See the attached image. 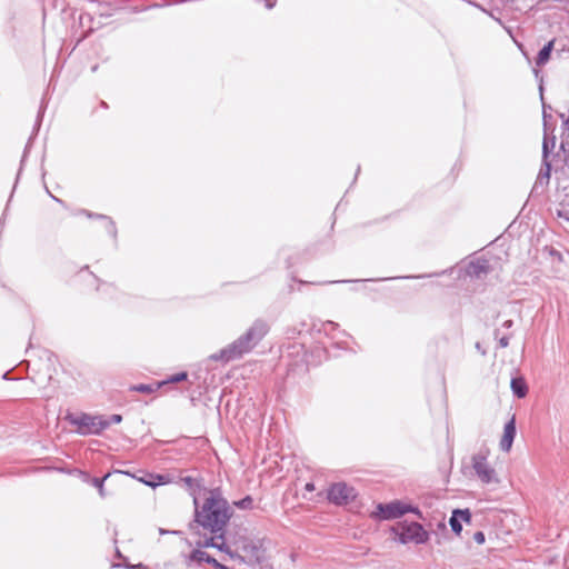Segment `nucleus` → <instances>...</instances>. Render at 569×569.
<instances>
[{"label": "nucleus", "instance_id": "nucleus-3", "mask_svg": "<svg viewBox=\"0 0 569 569\" xmlns=\"http://www.w3.org/2000/svg\"><path fill=\"white\" fill-rule=\"evenodd\" d=\"M67 420L77 427V432L83 436L98 435L108 428V422L102 416H91L88 413L68 415Z\"/></svg>", "mask_w": 569, "mask_h": 569}, {"label": "nucleus", "instance_id": "nucleus-5", "mask_svg": "<svg viewBox=\"0 0 569 569\" xmlns=\"http://www.w3.org/2000/svg\"><path fill=\"white\" fill-rule=\"evenodd\" d=\"M408 512L416 513L421 518V512L417 507L400 500H395L389 503H378L376 511L372 512V517L382 520H391L400 518Z\"/></svg>", "mask_w": 569, "mask_h": 569}, {"label": "nucleus", "instance_id": "nucleus-24", "mask_svg": "<svg viewBox=\"0 0 569 569\" xmlns=\"http://www.w3.org/2000/svg\"><path fill=\"white\" fill-rule=\"evenodd\" d=\"M207 563H210L212 565L214 568L217 569H227V567H224L223 565H221L220 562H218L213 557H211L210 555L208 556V560H207Z\"/></svg>", "mask_w": 569, "mask_h": 569}, {"label": "nucleus", "instance_id": "nucleus-18", "mask_svg": "<svg viewBox=\"0 0 569 569\" xmlns=\"http://www.w3.org/2000/svg\"><path fill=\"white\" fill-rule=\"evenodd\" d=\"M550 144H551V148L555 147V138H552L551 141H549L547 138H545L543 143H542V159L543 160H548Z\"/></svg>", "mask_w": 569, "mask_h": 569}, {"label": "nucleus", "instance_id": "nucleus-1", "mask_svg": "<svg viewBox=\"0 0 569 569\" xmlns=\"http://www.w3.org/2000/svg\"><path fill=\"white\" fill-rule=\"evenodd\" d=\"M193 505L196 522L210 532L224 530L233 515L219 489L206 490V497L201 505L194 497Z\"/></svg>", "mask_w": 569, "mask_h": 569}, {"label": "nucleus", "instance_id": "nucleus-11", "mask_svg": "<svg viewBox=\"0 0 569 569\" xmlns=\"http://www.w3.org/2000/svg\"><path fill=\"white\" fill-rule=\"evenodd\" d=\"M553 44H555V40H551L539 51V53L536 58V64L538 67H542L549 61L550 54L553 49Z\"/></svg>", "mask_w": 569, "mask_h": 569}, {"label": "nucleus", "instance_id": "nucleus-12", "mask_svg": "<svg viewBox=\"0 0 569 569\" xmlns=\"http://www.w3.org/2000/svg\"><path fill=\"white\" fill-rule=\"evenodd\" d=\"M212 533L214 535V538H217L214 548H217L218 550L223 551V552H229V547L227 546V543L224 541L226 529L218 531V532H212Z\"/></svg>", "mask_w": 569, "mask_h": 569}, {"label": "nucleus", "instance_id": "nucleus-15", "mask_svg": "<svg viewBox=\"0 0 569 569\" xmlns=\"http://www.w3.org/2000/svg\"><path fill=\"white\" fill-rule=\"evenodd\" d=\"M550 172H551V164L548 160H543L542 159V168L540 169V172H539V179H546V180H549L550 179Z\"/></svg>", "mask_w": 569, "mask_h": 569}, {"label": "nucleus", "instance_id": "nucleus-17", "mask_svg": "<svg viewBox=\"0 0 569 569\" xmlns=\"http://www.w3.org/2000/svg\"><path fill=\"white\" fill-rule=\"evenodd\" d=\"M253 505V499L250 496L244 497L243 499L236 501L234 506L239 509H251Z\"/></svg>", "mask_w": 569, "mask_h": 569}, {"label": "nucleus", "instance_id": "nucleus-28", "mask_svg": "<svg viewBox=\"0 0 569 569\" xmlns=\"http://www.w3.org/2000/svg\"><path fill=\"white\" fill-rule=\"evenodd\" d=\"M512 326V320H507L503 322V327L510 328Z\"/></svg>", "mask_w": 569, "mask_h": 569}, {"label": "nucleus", "instance_id": "nucleus-4", "mask_svg": "<svg viewBox=\"0 0 569 569\" xmlns=\"http://www.w3.org/2000/svg\"><path fill=\"white\" fill-rule=\"evenodd\" d=\"M391 530L403 545H422L429 540V532L418 522H399Z\"/></svg>", "mask_w": 569, "mask_h": 569}, {"label": "nucleus", "instance_id": "nucleus-10", "mask_svg": "<svg viewBox=\"0 0 569 569\" xmlns=\"http://www.w3.org/2000/svg\"><path fill=\"white\" fill-rule=\"evenodd\" d=\"M510 387L517 398H525L528 393V386L522 377L512 378Z\"/></svg>", "mask_w": 569, "mask_h": 569}, {"label": "nucleus", "instance_id": "nucleus-23", "mask_svg": "<svg viewBox=\"0 0 569 569\" xmlns=\"http://www.w3.org/2000/svg\"><path fill=\"white\" fill-rule=\"evenodd\" d=\"M133 390L142 392V393H150V392H152L153 389L151 386L142 383V385L134 386Z\"/></svg>", "mask_w": 569, "mask_h": 569}, {"label": "nucleus", "instance_id": "nucleus-7", "mask_svg": "<svg viewBox=\"0 0 569 569\" xmlns=\"http://www.w3.org/2000/svg\"><path fill=\"white\" fill-rule=\"evenodd\" d=\"M357 496L353 487L345 482L333 483L328 490V499L335 505H347L352 501Z\"/></svg>", "mask_w": 569, "mask_h": 569}, {"label": "nucleus", "instance_id": "nucleus-25", "mask_svg": "<svg viewBox=\"0 0 569 569\" xmlns=\"http://www.w3.org/2000/svg\"><path fill=\"white\" fill-rule=\"evenodd\" d=\"M473 540L479 543V545H482L486 540L485 538V533L482 531H477L475 535H473Z\"/></svg>", "mask_w": 569, "mask_h": 569}, {"label": "nucleus", "instance_id": "nucleus-29", "mask_svg": "<svg viewBox=\"0 0 569 569\" xmlns=\"http://www.w3.org/2000/svg\"><path fill=\"white\" fill-rule=\"evenodd\" d=\"M306 489H307L308 491H312V490L315 489V487H313V485H312V483H307V485H306Z\"/></svg>", "mask_w": 569, "mask_h": 569}, {"label": "nucleus", "instance_id": "nucleus-27", "mask_svg": "<svg viewBox=\"0 0 569 569\" xmlns=\"http://www.w3.org/2000/svg\"><path fill=\"white\" fill-rule=\"evenodd\" d=\"M82 212H83L88 218L97 217V218L107 219V217H104V216H101V214H93V213H91V212H89V211H86V210H83Z\"/></svg>", "mask_w": 569, "mask_h": 569}, {"label": "nucleus", "instance_id": "nucleus-31", "mask_svg": "<svg viewBox=\"0 0 569 569\" xmlns=\"http://www.w3.org/2000/svg\"><path fill=\"white\" fill-rule=\"evenodd\" d=\"M159 532H160L161 535H163V533H168L169 531L163 530V529H159Z\"/></svg>", "mask_w": 569, "mask_h": 569}, {"label": "nucleus", "instance_id": "nucleus-30", "mask_svg": "<svg viewBox=\"0 0 569 569\" xmlns=\"http://www.w3.org/2000/svg\"><path fill=\"white\" fill-rule=\"evenodd\" d=\"M109 226L111 228V231H114V224H113V222L111 220H109Z\"/></svg>", "mask_w": 569, "mask_h": 569}, {"label": "nucleus", "instance_id": "nucleus-2", "mask_svg": "<svg viewBox=\"0 0 569 569\" xmlns=\"http://www.w3.org/2000/svg\"><path fill=\"white\" fill-rule=\"evenodd\" d=\"M269 326L263 320H256L252 326L239 337L217 353L210 356L213 361L229 362L241 358L244 353L252 350L261 339L268 333Z\"/></svg>", "mask_w": 569, "mask_h": 569}, {"label": "nucleus", "instance_id": "nucleus-19", "mask_svg": "<svg viewBox=\"0 0 569 569\" xmlns=\"http://www.w3.org/2000/svg\"><path fill=\"white\" fill-rule=\"evenodd\" d=\"M217 541V538L213 537H210V538H206L203 541H199L197 543L198 548H208V547H212L214 548V543Z\"/></svg>", "mask_w": 569, "mask_h": 569}, {"label": "nucleus", "instance_id": "nucleus-21", "mask_svg": "<svg viewBox=\"0 0 569 569\" xmlns=\"http://www.w3.org/2000/svg\"><path fill=\"white\" fill-rule=\"evenodd\" d=\"M181 481L189 488V489H193L194 487H199V483L197 481V479L192 478V477H183L181 478Z\"/></svg>", "mask_w": 569, "mask_h": 569}, {"label": "nucleus", "instance_id": "nucleus-13", "mask_svg": "<svg viewBox=\"0 0 569 569\" xmlns=\"http://www.w3.org/2000/svg\"><path fill=\"white\" fill-rule=\"evenodd\" d=\"M208 553L200 550V549H196L193 550L190 556H189V560L190 561H196L198 563H201V562H207L208 560Z\"/></svg>", "mask_w": 569, "mask_h": 569}, {"label": "nucleus", "instance_id": "nucleus-16", "mask_svg": "<svg viewBox=\"0 0 569 569\" xmlns=\"http://www.w3.org/2000/svg\"><path fill=\"white\" fill-rule=\"evenodd\" d=\"M110 475L107 473L106 476H103L102 478H93L92 479V485L99 490V495L101 497H104V480L109 477Z\"/></svg>", "mask_w": 569, "mask_h": 569}, {"label": "nucleus", "instance_id": "nucleus-6", "mask_svg": "<svg viewBox=\"0 0 569 569\" xmlns=\"http://www.w3.org/2000/svg\"><path fill=\"white\" fill-rule=\"evenodd\" d=\"M472 468L485 485H498L500 482L496 470L488 463L486 456L478 453L472 457Z\"/></svg>", "mask_w": 569, "mask_h": 569}, {"label": "nucleus", "instance_id": "nucleus-14", "mask_svg": "<svg viewBox=\"0 0 569 569\" xmlns=\"http://www.w3.org/2000/svg\"><path fill=\"white\" fill-rule=\"evenodd\" d=\"M472 272L477 276V277H480L481 273H487L488 272V264L486 261H478L477 263H472Z\"/></svg>", "mask_w": 569, "mask_h": 569}, {"label": "nucleus", "instance_id": "nucleus-22", "mask_svg": "<svg viewBox=\"0 0 569 569\" xmlns=\"http://www.w3.org/2000/svg\"><path fill=\"white\" fill-rule=\"evenodd\" d=\"M104 421L108 422V427H110L112 423H120L122 421V416L111 415L108 419L104 418Z\"/></svg>", "mask_w": 569, "mask_h": 569}, {"label": "nucleus", "instance_id": "nucleus-26", "mask_svg": "<svg viewBox=\"0 0 569 569\" xmlns=\"http://www.w3.org/2000/svg\"><path fill=\"white\" fill-rule=\"evenodd\" d=\"M509 346V338L508 337H501L499 339V347L500 348H507Z\"/></svg>", "mask_w": 569, "mask_h": 569}, {"label": "nucleus", "instance_id": "nucleus-9", "mask_svg": "<svg viewBox=\"0 0 569 569\" xmlns=\"http://www.w3.org/2000/svg\"><path fill=\"white\" fill-rule=\"evenodd\" d=\"M461 520L466 521V522H470L471 520V513L468 509L466 510H455L450 520H449V523H450V527L452 529V531H455L457 535H459L462 530V526H461Z\"/></svg>", "mask_w": 569, "mask_h": 569}, {"label": "nucleus", "instance_id": "nucleus-8", "mask_svg": "<svg viewBox=\"0 0 569 569\" xmlns=\"http://www.w3.org/2000/svg\"><path fill=\"white\" fill-rule=\"evenodd\" d=\"M516 437V419L515 416L505 425L503 435L500 440V449L509 452Z\"/></svg>", "mask_w": 569, "mask_h": 569}, {"label": "nucleus", "instance_id": "nucleus-20", "mask_svg": "<svg viewBox=\"0 0 569 569\" xmlns=\"http://www.w3.org/2000/svg\"><path fill=\"white\" fill-rule=\"evenodd\" d=\"M186 379H187V373L179 372V373L172 375L166 382L177 383V382L183 381Z\"/></svg>", "mask_w": 569, "mask_h": 569}]
</instances>
